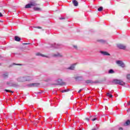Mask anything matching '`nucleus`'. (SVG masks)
<instances>
[{"instance_id": "nucleus-1", "label": "nucleus", "mask_w": 130, "mask_h": 130, "mask_svg": "<svg viewBox=\"0 0 130 130\" xmlns=\"http://www.w3.org/2000/svg\"><path fill=\"white\" fill-rule=\"evenodd\" d=\"M32 7L33 8V10H34V11H39L42 10L40 4H38L37 2H31L26 5L25 6V9H31Z\"/></svg>"}, {"instance_id": "nucleus-2", "label": "nucleus", "mask_w": 130, "mask_h": 130, "mask_svg": "<svg viewBox=\"0 0 130 130\" xmlns=\"http://www.w3.org/2000/svg\"><path fill=\"white\" fill-rule=\"evenodd\" d=\"M33 79L31 76H28L26 77H20L18 79V82H26L27 81H31Z\"/></svg>"}, {"instance_id": "nucleus-3", "label": "nucleus", "mask_w": 130, "mask_h": 130, "mask_svg": "<svg viewBox=\"0 0 130 130\" xmlns=\"http://www.w3.org/2000/svg\"><path fill=\"white\" fill-rule=\"evenodd\" d=\"M112 83H114V84H116L120 85L121 86H124L125 85V83L123 81L118 79L113 80Z\"/></svg>"}, {"instance_id": "nucleus-4", "label": "nucleus", "mask_w": 130, "mask_h": 130, "mask_svg": "<svg viewBox=\"0 0 130 130\" xmlns=\"http://www.w3.org/2000/svg\"><path fill=\"white\" fill-rule=\"evenodd\" d=\"M117 48L120 49H123V50H125L126 48V46L125 45H123L122 44H118L117 45Z\"/></svg>"}, {"instance_id": "nucleus-5", "label": "nucleus", "mask_w": 130, "mask_h": 130, "mask_svg": "<svg viewBox=\"0 0 130 130\" xmlns=\"http://www.w3.org/2000/svg\"><path fill=\"white\" fill-rule=\"evenodd\" d=\"M96 41V42H99V43H101L102 44H108L107 41L103 39H98Z\"/></svg>"}, {"instance_id": "nucleus-6", "label": "nucleus", "mask_w": 130, "mask_h": 130, "mask_svg": "<svg viewBox=\"0 0 130 130\" xmlns=\"http://www.w3.org/2000/svg\"><path fill=\"white\" fill-rule=\"evenodd\" d=\"M56 85H59L60 86H63L66 85V82H63L61 79H58L57 81V83Z\"/></svg>"}, {"instance_id": "nucleus-7", "label": "nucleus", "mask_w": 130, "mask_h": 130, "mask_svg": "<svg viewBox=\"0 0 130 130\" xmlns=\"http://www.w3.org/2000/svg\"><path fill=\"white\" fill-rule=\"evenodd\" d=\"M117 64L119 66V67H121V68H124V63L122 62L121 60H118L117 61Z\"/></svg>"}, {"instance_id": "nucleus-8", "label": "nucleus", "mask_w": 130, "mask_h": 130, "mask_svg": "<svg viewBox=\"0 0 130 130\" xmlns=\"http://www.w3.org/2000/svg\"><path fill=\"white\" fill-rule=\"evenodd\" d=\"M72 3L74 7H78V6H79V3L76 0H73Z\"/></svg>"}, {"instance_id": "nucleus-9", "label": "nucleus", "mask_w": 130, "mask_h": 130, "mask_svg": "<svg viewBox=\"0 0 130 130\" xmlns=\"http://www.w3.org/2000/svg\"><path fill=\"white\" fill-rule=\"evenodd\" d=\"M130 125V120H127L123 124V126H126Z\"/></svg>"}, {"instance_id": "nucleus-10", "label": "nucleus", "mask_w": 130, "mask_h": 130, "mask_svg": "<svg viewBox=\"0 0 130 130\" xmlns=\"http://www.w3.org/2000/svg\"><path fill=\"white\" fill-rule=\"evenodd\" d=\"M39 85H40V84L35 83L30 84L29 85V86H33L34 87H38V86H39Z\"/></svg>"}, {"instance_id": "nucleus-11", "label": "nucleus", "mask_w": 130, "mask_h": 130, "mask_svg": "<svg viewBox=\"0 0 130 130\" xmlns=\"http://www.w3.org/2000/svg\"><path fill=\"white\" fill-rule=\"evenodd\" d=\"M86 84H94V81L90 80H87L85 81Z\"/></svg>"}, {"instance_id": "nucleus-12", "label": "nucleus", "mask_w": 130, "mask_h": 130, "mask_svg": "<svg viewBox=\"0 0 130 130\" xmlns=\"http://www.w3.org/2000/svg\"><path fill=\"white\" fill-rule=\"evenodd\" d=\"M75 79L76 81H81V80L83 79V78L81 76H77L75 77Z\"/></svg>"}, {"instance_id": "nucleus-13", "label": "nucleus", "mask_w": 130, "mask_h": 130, "mask_svg": "<svg viewBox=\"0 0 130 130\" xmlns=\"http://www.w3.org/2000/svg\"><path fill=\"white\" fill-rule=\"evenodd\" d=\"M14 40H15V41H21V38H20V37H18V36H15L14 37Z\"/></svg>"}, {"instance_id": "nucleus-14", "label": "nucleus", "mask_w": 130, "mask_h": 130, "mask_svg": "<svg viewBox=\"0 0 130 130\" xmlns=\"http://www.w3.org/2000/svg\"><path fill=\"white\" fill-rule=\"evenodd\" d=\"M36 55L42 56L43 57H47V56H45V55H43V54H41L40 53H37L36 54Z\"/></svg>"}, {"instance_id": "nucleus-15", "label": "nucleus", "mask_w": 130, "mask_h": 130, "mask_svg": "<svg viewBox=\"0 0 130 130\" xmlns=\"http://www.w3.org/2000/svg\"><path fill=\"white\" fill-rule=\"evenodd\" d=\"M101 53H102V54H103V55H110V54H109L108 52H105V51H102Z\"/></svg>"}, {"instance_id": "nucleus-16", "label": "nucleus", "mask_w": 130, "mask_h": 130, "mask_svg": "<svg viewBox=\"0 0 130 130\" xmlns=\"http://www.w3.org/2000/svg\"><path fill=\"white\" fill-rule=\"evenodd\" d=\"M75 64H74L72 65L71 67H70L68 68V70H75Z\"/></svg>"}, {"instance_id": "nucleus-17", "label": "nucleus", "mask_w": 130, "mask_h": 130, "mask_svg": "<svg viewBox=\"0 0 130 130\" xmlns=\"http://www.w3.org/2000/svg\"><path fill=\"white\" fill-rule=\"evenodd\" d=\"M107 96L108 97H109V98H112V97H113L112 94H110V93H107Z\"/></svg>"}, {"instance_id": "nucleus-18", "label": "nucleus", "mask_w": 130, "mask_h": 130, "mask_svg": "<svg viewBox=\"0 0 130 130\" xmlns=\"http://www.w3.org/2000/svg\"><path fill=\"white\" fill-rule=\"evenodd\" d=\"M53 56H54V57H59V56H62V55H60V54H54V55H53Z\"/></svg>"}, {"instance_id": "nucleus-19", "label": "nucleus", "mask_w": 130, "mask_h": 130, "mask_svg": "<svg viewBox=\"0 0 130 130\" xmlns=\"http://www.w3.org/2000/svg\"><path fill=\"white\" fill-rule=\"evenodd\" d=\"M109 74H114V71L112 69L110 70L109 71Z\"/></svg>"}, {"instance_id": "nucleus-20", "label": "nucleus", "mask_w": 130, "mask_h": 130, "mask_svg": "<svg viewBox=\"0 0 130 130\" xmlns=\"http://www.w3.org/2000/svg\"><path fill=\"white\" fill-rule=\"evenodd\" d=\"M103 10V7H100L98 9V11H99V12H101Z\"/></svg>"}, {"instance_id": "nucleus-21", "label": "nucleus", "mask_w": 130, "mask_h": 130, "mask_svg": "<svg viewBox=\"0 0 130 130\" xmlns=\"http://www.w3.org/2000/svg\"><path fill=\"white\" fill-rule=\"evenodd\" d=\"M6 92H10V93H14V91L10 90L9 89H5Z\"/></svg>"}, {"instance_id": "nucleus-22", "label": "nucleus", "mask_w": 130, "mask_h": 130, "mask_svg": "<svg viewBox=\"0 0 130 130\" xmlns=\"http://www.w3.org/2000/svg\"><path fill=\"white\" fill-rule=\"evenodd\" d=\"M8 73H6L3 75V77L4 78H8Z\"/></svg>"}, {"instance_id": "nucleus-23", "label": "nucleus", "mask_w": 130, "mask_h": 130, "mask_svg": "<svg viewBox=\"0 0 130 130\" xmlns=\"http://www.w3.org/2000/svg\"><path fill=\"white\" fill-rule=\"evenodd\" d=\"M68 91H69V89H68V90H62L61 91V92H62V93H64L65 92H68Z\"/></svg>"}, {"instance_id": "nucleus-24", "label": "nucleus", "mask_w": 130, "mask_h": 130, "mask_svg": "<svg viewBox=\"0 0 130 130\" xmlns=\"http://www.w3.org/2000/svg\"><path fill=\"white\" fill-rule=\"evenodd\" d=\"M127 79L130 80V74L127 75Z\"/></svg>"}, {"instance_id": "nucleus-25", "label": "nucleus", "mask_w": 130, "mask_h": 130, "mask_svg": "<svg viewBox=\"0 0 130 130\" xmlns=\"http://www.w3.org/2000/svg\"><path fill=\"white\" fill-rule=\"evenodd\" d=\"M100 83V81H96L93 82V83H94V84H97V83Z\"/></svg>"}, {"instance_id": "nucleus-26", "label": "nucleus", "mask_w": 130, "mask_h": 130, "mask_svg": "<svg viewBox=\"0 0 130 130\" xmlns=\"http://www.w3.org/2000/svg\"><path fill=\"white\" fill-rule=\"evenodd\" d=\"M84 120H86V121H89V118H85L84 119Z\"/></svg>"}, {"instance_id": "nucleus-27", "label": "nucleus", "mask_w": 130, "mask_h": 130, "mask_svg": "<svg viewBox=\"0 0 130 130\" xmlns=\"http://www.w3.org/2000/svg\"><path fill=\"white\" fill-rule=\"evenodd\" d=\"M97 120V118H94L91 119L92 121H95V120Z\"/></svg>"}, {"instance_id": "nucleus-28", "label": "nucleus", "mask_w": 130, "mask_h": 130, "mask_svg": "<svg viewBox=\"0 0 130 130\" xmlns=\"http://www.w3.org/2000/svg\"><path fill=\"white\" fill-rule=\"evenodd\" d=\"M36 29H42V27H40V26H38L37 27H35Z\"/></svg>"}, {"instance_id": "nucleus-29", "label": "nucleus", "mask_w": 130, "mask_h": 130, "mask_svg": "<svg viewBox=\"0 0 130 130\" xmlns=\"http://www.w3.org/2000/svg\"><path fill=\"white\" fill-rule=\"evenodd\" d=\"M73 47H74V48H75V49H78V47H77V46H76V45H74V46H73Z\"/></svg>"}, {"instance_id": "nucleus-30", "label": "nucleus", "mask_w": 130, "mask_h": 130, "mask_svg": "<svg viewBox=\"0 0 130 130\" xmlns=\"http://www.w3.org/2000/svg\"><path fill=\"white\" fill-rule=\"evenodd\" d=\"M23 45H28V44H30V43H23Z\"/></svg>"}, {"instance_id": "nucleus-31", "label": "nucleus", "mask_w": 130, "mask_h": 130, "mask_svg": "<svg viewBox=\"0 0 130 130\" xmlns=\"http://www.w3.org/2000/svg\"><path fill=\"white\" fill-rule=\"evenodd\" d=\"M82 89H80L79 91H78V93H81V92H82Z\"/></svg>"}, {"instance_id": "nucleus-32", "label": "nucleus", "mask_w": 130, "mask_h": 130, "mask_svg": "<svg viewBox=\"0 0 130 130\" xmlns=\"http://www.w3.org/2000/svg\"><path fill=\"white\" fill-rule=\"evenodd\" d=\"M3 14H2V13L0 12V17H3Z\"/></svg>"}, {"instance_id": "nucleus-33", "label": "nucleus", "mask_w": 130, "mask_h": 130, "mask_svg": "<svg viewBox=\"0 0 130 130\" xmlns=\"http://www.w3.org/2000/svg\"><path fill=\"white\" fill-rule=\"evenodd\" d=\"M123 129L122 128V127H119V130H123Z\"/></svg>"}, {"instance_id": "nucleus-34", "label": "nucleus", "mask_w": 130, "mask_h": 130, "mask_svg": "<svg viewBox=\"0 0 130 130\" xmlns=\"http://www.w3.org/2000/svg\"><path fill=\"white\" fill-rule=\"evenodd\" d=\"M14 64H16V66H22V64H15V63H14Z\"/></svg>"}, {"instance_id": "nucleus-35", "label": "nucleus", "mask_w": 130, "mask_h": 130, "mask_svg": "<svg viewBox=\"0 0 130 130\" xmlns=\"http://www.w3.org/2000/svg\"><path fill=\"white\" fill-rule=\"evenodd\" d=\"M63 19H64V18H60V20H63Z\"/></svg>"}, {"instance_id": "nucleus-36", "label": "nucleus", "mask_w": 130, "mask_h": 130, "mask_svg": "<svg viewBox=\"0 0 130 130\" xmlns=\"http://www.w3.org/2000/svg\"><path fill=\"white\" fill-rule=\"evenodd\" d=\"M128 105H130V101L129 102V103L127 104Z\"/></svg>"}, {"instance_id": "nucleus-37", "label": "nucleus", "mask_w": 130, "mask_h": 130, "mask_svg": "<svg viewBox=\"0 0 130 130\" xmlns=\"http://www.w3.org/2000/svg\"><path fill=\"white\" fill-rule=\"evenodd\" d=\"M10 83L9 82H7V85H9Z\"/></svg>"}, {"instance_id": "nucleus-38", "label": "nucleus", "mask_w": 130, "mask_h": 130, "mask_svg": "<svg viewBox=\"0 0 130 130\" xmlns=\"http://www.w3.org/2000/svg\"><path fill=\"white\" fill-rule=\"evenodd\" d=\"M92 130H96V129L94 128V129H93Z\"/></svg>"}, {"instance_id": "nucleus-39", "label": "nucleus", "mask_w": 130, "mask_h": 130, "mask_svg": "<svg viewBox=\"0 0 130 130\" xmlns=\"http://www.w3.org/2000/svg\"><path fill=\"white\" fill-rule=\"evenodd\" d=\"M35 30V31H36V29H34Z\"/></svg>"}, {"instance_id": "nucleus-40", "label": "nucleus", "mask_w": 130, "mask_h": 130, "mask_svg": "<svg viewBox=\"0 0 130 130\" xmlns=\"http://www.w3.org/2000/svg\"><path fill=\"white\" fill-rule=\"evenodd\" d=\"M2 21L0 20V23Z\"/></svg>"}]
</instances>
